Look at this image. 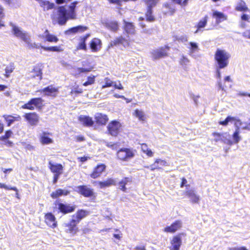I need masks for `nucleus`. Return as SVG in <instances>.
<instances>
[{"mask_svg": "<svg viewBox=\"0 0 250 250\" xmlns=\"http://www.w3.org/2000/svg\"><path fill=\"white\" fill-rule=\"evenodd\" d=\"M161 168V167H159L157 163H156V161H155L154 163L151 165L150 166V169L151 171H154L155 169H160Z\"/></svg>", "mask_w": 250, "mask_h": 250, "instance_id": "nucleus-57", "label": "nucleus"}, {"mask_svg": "<svg viewBox=\"0 0 250 250\" xmlns=\"http://www.w3.org/2000/svg\"><path fill=\"white\" fill-rule=\"evenodd\" d=\"M14 68L13 65L10 64L9 66H7L5 68V76L8 78L9 76V75L11 73H12L14 70Z\"/></svg>", "mask_w": 250, "mask_h": 250, "instance_id": "nucleus-53", "label": "nucleus"}, {"mask_svg": "<svg viewBox=\"0 0 250 250\" xmlns=\"http://www.w3.org/2000/svg\"><path fill=\"white\" fill-rule=\"evenodd\" d=\"M69 193V191L67 190H64L62 189H58L55 192H53L51 196L52 198L55 199L62 195H66Z\"/></svg>", "mask_w": 250, "mask_h": 250, "instance_id": "nucleus-35", "label": "nucleus"}, {"mask_svg": "<svg viewBox=\"0 0 250 250\" xmlns=\"http://www.w3.org/2000/svg\"><path fill=\"white\" fill-rule=\"evenodd\" d=\"M45 221L46 224L52 228H55L57 227V221L56 217L51 212L46 213L45 215Z\"/></svg>", "mask_w": 250, "mask_h": 250, "instance_id": "nucleus-17", "label": "nucleus"}, {"mask_svg": "<svg viewBox=\"0 0 250 250\" xmlns=\"http://www.w3.org/2000/svg\"><path fill=\"white\" fill-rule=\"evenodd\" d=\"M78 224H79V221H76L72 218L69 222L64 223L63 225L67 232L75 234L78 230V228L77 227Z\"/></svg>", "mask_w": 250, "mask_h": 250, "instance_id": "nucleus-8", "label": "nucleus"}, {"mask_svg": "<svg viewBox=\"0 0 250 250\" xmlns=\"http://www.w3.org/2000/svg\"><path fill=\"white\" fill-rule=\"evenodd\" d=\"M212 134L213 136L215 137L214 140L216 142L221 141L229 145H232L233 144L232 141L230 140V139H228L226 140L224 139L225 135H226V133H219L214 132Z\"/></svg>", "mask_w": 250, "mask_h": 250, "instance_id": "nucleus-25", "label": "nucleus"}, {"mask_svg": "<svg viewBox=\"0 0 250 250\" xmlns=\"http://www.w3.org/2000/svg\"><path fill=\"white\" fill-rule=\"evenodd\" d=\"M90 36V34L89 33H88L84 36L80 37L79 39V42L77 47V49L84 50H86L87 46L86 44V41Z\"/></svg>", "mask_w": 250, "mask_h": 250, "instance_id": "nucleus-23", "label": "nucleus"}, {"mask_svg": "<svg viewBox=\"0 0 250 250\" xmlns=\"http://www.w3.org/2000/svg\"><path fill=\"white\" fill-rule=\"evenodd\" d=\"M217 86H218V90H225L224 86H223L222 84V83L221 82V80H219L217 82Z\"/></svg>", "mask_w": 250, "mask_h": 250, "instance_id": "nucleus-63", "label": "nucleus"}, {"mask_svg": "<svg viewBox=\"0 0 250 250\" xmlns=\"http://www.w3.org/2000/svg\"><path fill=\"white\" fill-rule=\"evenodd\" d=\"M58 208L62 213L65 214L73 212L76 208L75 205L59 203L58 204Z\"/></svg>", "mask_w": 250, "mask_h": 250, "instance_id": "nucleus-10", "label": "nucleus"}, {"mask_svg": "<svg viewBox=\"0 0 250 250\" xmlns=\"http://www.w3.org/2000/svg\"><path fill=\"white\" fill-rule=\"evenodd\" d=\"M49 167L51 171L54 173L62 174L63 167L61 164L52 163L51 161L49 162Z\"/></svg>", "mask_w": 250, "mask_h": 250, "instance_id": "nucleus-27", "label": "nucleus"}, {"mask_svg": "<svg viewBox=\"0 0 250 250\" xmlns=\"http://www.w3.org/2000/svg\"><path fill=\"white\" fill-rule=\"evenodd\" d=\"M156 163H157L159 167L166 166L168 165L167 162L166 161L161 160L160 159H157L156 160Z\"/></svg>", "mask_w": 250, "mask_h": 250, "instance_id": "nucleus-56", "label": "nucleus"}, {"mask_svg": "<svg viewBox=\"0 0 250 250\" xmlns=\"http://www.w3.org/2000/svg\"><path fill=\"white\" fill-rule=\"evenodd\" d=\"M43 36L45 38L46 41L49 42H57L59 41V39L56 36L50 34L47 30L45 31Z\"/></svg>", "mask_w": 250, "mask_h": 250, "instance_id": "nucleus-34", "label": "nucleus"}, {"mask_svg": "<svg viewBox=\"0 0 250 250\" xmlns=\"http://www.w3.org/2000/svg\"><path fill=\"white\" fill-rule=\"evenodd\" d=\"M249 17L248 15L243 14L241 16V20L244 21H248Z\"/></svg>", "mask_w": 250, "mask_h": 250, "instance_id": "nucleus-64", "label": "nucleus"}, {"mask_svg": "<svg viewBox=\"0 0 250 250\" xmlns=\"http://www.w3.org/2000/svg\"><path fill=\"white\" fill-rule=\"evenodd\" d=\"M116 184V181L113 178H108L105 181H99L98 182L99 187L101 188H104L112 185H115Z\"/></svg>", "mask_w": 250, "mask_h": 250, "instance_id": "nucleus-29", "label": "nucleus"}, {"mask_svg": "<svg viewBox=\"0 0 250 250\" xmlns=\"http://www.w3.org/2000/svg\"><path fill=\"white\" fill-rule=\"evenodd\" d=\"M101 41L98 38H94L90 42L89 46L92 52H96L101 48Z\"/></svg>", "mask_w": 250, "mask_h": 250, "instance_id": "nucleus-26", "label": "nucleus"}, {"mask_svg": "<svg viewBox=\"0 0 250 250\" xmlns=\"http://www.w3.org/2000/svg\"><path fill=\"white\" fill-rule=\"evenodd\" d=\"M242 36L245 38L250 39V30L246 31L245 32H243Z\"/></svg>", "mask_w": 250, "mask_h": 250, "instance_id": "nucleus-61", "label": "nucleus"}, {"mask_svg": "<svg viewBox=\"0 0 250 250\" xmlns=\"http://www.w3.org/2000/svg\"><path fill=\"white\" fill-rule=\"evenodd\" d=\"M147 8H153L154 7L159 0H143Z\"/></svg>", "mask_w": 250, "mask_h": 250, "instance_id": "nucleus-48", "label": "nucleus"}, {"mask_svg": "<svg viewBox=\"0 0 250 250\" xmlns=\"http://www.w3.org/2000/svg\"><path fill=\"white\" fill-rule=\"evenodd\" d=\"M187 183V181L186 178H183L182 179V182L181 184V187L183 188L184 186H186L187 188H188V187H189V185H186V184Z\"/></svg>", "mask_w": 250, "mask_h": 250, "instance_id": "nucleus-60", "label": "nucleus"}, {"mask_svg": "<svg viewBox=\"0 0 250 250\" xmlns=\"http://www.w3.org/2000/svg\"><path fill=\"white\" fill-rule=\"evenodd\" d=\"M189 60L184 56H182V58L181 59L180 63L182 66H186L189 63Z\"/></svg>", "mask_w": 250, "mask_h": 250, "instance_id": "nucleus-54", "label": "nucleus"}, {"mask_svg": "<svg viewBox=\"0 0 250 250\" xmlns=\"http://www.w3.org/2000/svg\"><path fill=\"white\" fill-rule=\"evenodd\" d=\"M230 57V54L226 50L217 49L215 53L214 59L218 68L226 67L229 64Z\"/></svg>", "mask_w": 250, "mask_h": 250, "instance_id": "nucleus-3", "label": "nucleus"}, {"mask_svg": "<svg viewBox=\"0 0 250 250\" xmlns=\"http://www.w3.org/2000/svg\"><path fill=\"white\" fill-rule=\"evenodd\" d=\"M240 131L238 129H235L234 132L232 135L233 144H237L241 140V137L239 136Z\"/></svg>", "mask_w": 250, "mask_h": 250, "instance_id": "nucleus-47", "label": "nucleus"}, {"mask_svg": "<svg viewBox=\"0 0 250 250\" xmlns=\"http://www.w3.org/2000/svg\"><path fill=\"white\" fill-rule=\"evenodd\" d=\"M229 250H248L245 247H235L229 248Z\"/></svg>", "mask_w": 250, "mask_h": 250, "instance_id": "nucleus-62", "label": "nucleus"}, {"mask_svg": "<svg viewBox=\"0 0 250 250\" xmlns=\"http://www.w3.org/2000/svg\"><path fill=\"white\" fill-rule=\"evenodd\" d=\"M0 141L2 142V144L5 145L7 146H11L13 145V143L8 140V139H3V140H0Z\"/></svg>", "mask_w": 250, "mask_h": 250, "instance_id": "nucleus-58", "label": "nucleus"}, {"mask_svg": "<svg viewBox=\"0 0 250 250\" xmlns=\"http://www.w3.org/2000/svg\"><path fill=\"white\" fill-rule=\"evenodd\" d=\"M132 181L131 178L130 177H125L119 182V188L123 191H126V185L128 183L131 182Z\"/></svg>", "mask_w": 250, "mask_h": 250, "instance_id": "nucleus-33", "label": "nucleus"}, {"mask_svg": "<svg viewBox=\"0 0 250 250\" xmlns=\"http://www.w3.org/2000/svg\"><path fill=\"white\" fill-rule=\"evenodd\" d=\"M24 117L31 125H35L39 122V116L35 112L26 113Z\"/></svg>", "mask_w": 250, "mask_h": 250, "instance_id": "nucleus-19", "label": "nucleus"}, {"mask_svg": "<svg viewBox=\"0 0 250 250\" xmlns=\"http://www.w3.org/2000/svg\"><path fill=\"white\" fill-rule=\"evenodd\" d=\"M104 26L108 30L116 32L119 29V24L117 21H108L103 22Z\"/></svg>", "mask_w": 250, "mask_h": 250, "instance_id": "nucleus-20", "label": "nucleus"}, {"mask_svg": "<svg viewBox=\"0 0 250 250\" xmlns=\"http://www.w3.org/2000/svg\"><path fill=\"white\" fill-rule=\"evenodd\" d=\"M95 82V77L94 76H93V77H88L87 78V80L85 82L83 85L84 86H87L88 85H90V84H93Z\"/></svg>", "mask_w": 250, "mask_h": 250, "instance_id": "nucleus-52", "label": "nucleus"}, {"mask_svg": "<svg viewBox=\"0 0 250 250\" xmlns=\"http://www.w3.org/2000/svg\"><path fill=\"white\" fill-rule=\"evenodd\" d=\"M146 17V20L148 21L152 22L154 21L155 18L152 15V8H147Z\"/></svg>", "mask_w": 250, "mask_h": 250, "instance_id": "nucleus-43", "label": "nucleus"}, {"mask_svg": "<svg viewBox=\"0 0 250 250\" xmlns=\"http://www.w3.org/2000/svg\"><path fill=\"white\" fill-rule=\"evenodd\" d=\"M124 29L126 35H134L135 33V27L132 22L126 21L124 20Z\"/></svg>", "mask_w": 250, "mask_h": 250, "instance_id": "nucleus-18", "label": "nucleus"}, {"mask_svg": "<svg viewBox=\"0 0 250 250\" xmlns=\"http://www.w3.org/2000/svg\"><path fill=\"white\" fill-rule=\"evenodd\" d=\"M166 49H169V47L166 46L165 47H161L159 49L153 50L151 54L154 59H159L167 55Z\"/></svg>", "mask_w": 250, "mask_h": 250, "instance_id": "nucleus-11", "label": "nucleus"}, {"mask_svg": "<svg viewBox=\"0 0 250 250\" xmlns=\"http://www.w3.org/2000/svg\"><path fill=\"white\" fill-rule=\"evenodd\" d=\"M30 100L33 106L37 107L42 106L43 102V100L41 98H34Z\"/></svg>", "mask_w": 250, "mask_h": 250, "instance_id": "nucleus-42", "label": "nucleus"}, {"mask_svg": "<svg viewBox=\"0 0 250 250\" xmlns=\"http://www.w3.org/2000/svg\"><path fill=\"white\" fill-rule=\"evenodd\" d=\"M177 40L184 42L188 41V38L186 36L183 35L179 37H177Z\"/></svg>", "mask_w": 250, "mask_h": 250, "instance_id": "nucleus-59", "label": "nucleus"}, {"mask_svg": "<svg viewBox=\"0 0 250 250\" xmlns=\"http://www.w3.org/2000/svg\"><path fill=\"white\" fill-rule=\"evenodd\" d=\"M163 12L165 14H173L175 12L174 8L171 7V4L168 3H165L163 5Z\"/></svg>", "mask_w": 250, "mask_h": 250, "instance_id": "nucleus-38", "label": "nucleus"}, {"mask_svg": "<svg viewBox=\"0 0 250 250\" xmlns=\"http://www.w3.org/2000/svg\"><path fill=\"white\" fill-rule=\"evenodd\" d=\"M135 116L138 118L140 121H144L145 120V114L142 110L136 109L134 112Z\"/></svg>", "mask_w": 250, "mask_h": 250, "instance_id": "nucleus-46", "label": "nucleus"}, {"mask_svg": "<svg viewBox=\"0 0 250 250\" xmlns=\"http://www.w3.org/2000/svg\"><path fill=\"white\" fill-rule=\"evenodd\" d=\"M120 127L121 125L119 122L113 121L108 124L107 130L111 135L116 136L119 133V130Z\"/></svg>", "mask_w": 250, "mask_h": 250, "instance_id": "nucleus-9", "label": "nucleus"}, {"mask_svg": "<svg viewBox=\"0 0 250 250\" xmlns=\"http://www.w3.org/2000/svg\"><path fill=\"white\" fill-rule=\"evenodd\" d=\"M105 84L103 85L102 88H104L105 87H109L113 86L114 85V82L110 80L108 78H105L104 79Z\"/></svg>", "mask_w": 250, "mask_h": 250, "instance_id": "nucleus-50", "label": "nucleus"}, {"mask_svg": "<svg viewBox=\"0 0 250 250\" xmlns=\"http://www.w3.org/2000/svg\"><path fill=\"white\" fill-rule=\"evenodd\" d=\"M233 122H234L235 129L240 131L241 126L244 124V123L242 122L240 119H236L235 117L228 116L225 120L220 121L219 124L220 125L226 126L229 123H232Z\"/></svg>", "mask_w": 250, "mask_h": 250, "instance_id": "nucleus-5", "label": "nucleus"}, {"mask_svg": "<svg viewBox=\"0 0 250 250\" xmlns=\"http://www.w3.org/2000/svg\"><path fill=\"white\" fill-rule=\"evenodd\" d=\"M182 226V222L181 220H176L170 226H167L164 229L166 232L174 233Z\"/></svg>", "mask_w": 250, "mask_h": 250, "instance_id": "nucleus-14", "label": "nucleus"}, {"mask_svg": "<svg viewBox=\"0 0 250 250\" xmlns=\"http://www.w3.org/2000/svg\"><path fill=\"white\" fill-rule=\"evenodd\" d=\"M170 250H179L182 245V238L180 234L174 236L170 241Z\"/></svg>", "mask_w": 250, "mask_h": 250, "instance_id": "nucleus-13", "label": "nucleus"}, {"mask_svg": "<svg viewBox=\"0 0 250 250\" xmlns=\"http://www.w3.org/2000/svg\"><path fill=\"white\" fill-rule=\"evenodd\" d=\"M42 68L40 66H36L34 69H33V71L32 73H35V74H33L32 76L33 78L35 77H39V79L40 80L42 79Z\"/></svg>", "mask_w": 250, "mask_h": 250, "instance_id": "nucleus-37", "label": "nucleus"}, {"mask_svg": "<svg viewBox=\"0 0 250 250\" xmlns=\"http://www.w3.org/2000/svg\"><path fill=\"white\" fill-rule=\"evenodd\" d=\"M208 21V16H206L204 19L200 20L196 26L197 30L194 32L195 34H197L200 31L202 28L205 27L207 24Z\"/></svg>", "mask_w": 250, "mask_h": 250, "instance_id": "nucleus-36", "label": "nucleus"}, {"mask_svg": "<svg viewBox=\"0 0 250 250\" xmlns=\"http://www.w3.org/2000/svg\"><path fill=\"white\" fill-rule=\"evenodd\" d=\"M212 17L215 19L216 23L217 24L227 20V15L224 14L223 13L218 11H213Z\"/></svg>", "mask_w": 250, "mask_h": 250, "instance_id": "nucleus-24", "label": "nucleus"}, {"mask_svg": "<svg viewBox=\"0 0 250 250\" xmlns=\"http://www.w3.org/2000/svg\"><path fill=\"white\" fill-rule=\"evenodd\" d=\"M41 48L43 49L44 50L46 51H54V52H61L63 50V49L61 47V46H50V47H46L44 46H42Z\"/></svg>", "mask_w": 250, "mask_h": 250, "instance_id": "nucleus-40", "label": "nucleus"}, {"mask_svg": "<svg viewBox=\"0 0 250 250\" xmlns=\"http://www.w3.org/2000/svg\"><path fill=\"white\" fill-rule=\"evenodd\" d=\"M123 45L124 47L129 45V36L125 35L124 37L121 36L116 38L113 41H111L110 43L111 46Z\"/></svg>", "mask_w": 250, "mask_h": 250, "instance_id": "nucleus-6", "label": "nucleus"}, {"mask_svg": "<svg viewBox=\"0 0 250 250\" xmlns=\"http://www.w3.org/2000/svg\"><path fill=\"white\" fill-rule=\"evenodd\" d=\"M141 149L143 152L146 153L149 157H152L153 155V152L151 149H149L147 145L143 144L141 146Z\"/></svg>", "mask_w": 250, "mask_h": 250, "instance_id": "nucleus-44", "label": "nucleus"}, {"mask_svg": "<svg viewBox=\"0 0 250 250\" xmlns=\"http://www.w3.org/2000/svg\"><path fill=\"white\" fill-rule=\"evenodd\" d=\"M88 29V28L87 26L80 25L69 28L65 31V34L66 35H69L78 33H81L87 30Z\"/></svg>", "mask_w": 250, "mask_h": 250, "instance_id": "nucleus-12", "label": "nucleus"}, {"mask_svg": "<svg viewBox=\"0 0 250 250\" xmlns=\"http://www.w3.org/2000/svg\"><path fill=\"white\" fill-rule=\"evenodd\" d=\"M106 166L104 164H101L98 165L94 169L93 172L90 174L92 178L96 179L101 175L102 172L105 170Z\"/></svg>", "mask_w": 250, "mask_h": 250, "instance_id": "nucleus-15", "label": "nucleus"}, {"mask_svg": "<svg viewBox=\"0 0 250 250\" xmlns=\"http://www.w3.org/2000/svg\"><path fill=\"white\" fill-rule=\"evenodd\" d=\"M189 47H188L190 49L189 55L192 56L193 54L199 50L198 45L195 42H189Z\"/></svg>", "mask_w": 250, "mask_h": 250, "instance_id": "nucleus-39", "label": "nucleus"}, {"mask_svg": "<svg viewBox=\"0 0 250 250\" xmlns=\"http://www.w3.org/2000/svg\"><path fill=\"white\" fill-rule=\"evenodd\" d=\"M21 108L23 109H27L29 110H34V106L31 103V100L29 101L28 102L21 106Z\"/></svg>", "mask_w": 250, "mask_h": 250, "instance_id": "nucleus-51", "label": "nucleus"}, {"mask_svg": "<svg viewBox=\"0 0 250 250\" xmlns=\"http://www.w3.org/2000/svg\"><path fill=\"white\" fill-rule=\"evenodd\" d=\"M0 188H4L7 190H12L16 191V195L17 198H19V194H18V190L16 187H11V186H7L4 184H2L0 183Z\"/></svg>", "mask_w": 250, "mask_h": 250, "instance_id": "nucleus-45", "label": "nucleus"}, {"mask_svg": "<svg viewBox=\"0 0 250 250\" xmlns=\"http://www.w3.org/2000/svg\"><path fill=\"white\" fill-rule=\"evenodd\" d=\"M236 10L238 11L245 12L248 10V7L246 5V3L243 0H241L237 5Z\"/></svg>", "mask_w": 250, "mask_h": 250, "instance_id": "nucleus-41", "label": "nucleus"}, {"mask_svg": "<svg viewBox=\"0 0 250 250\" xmlns=\"http://www.w3.org/2000/svg\"><path fill=\"white\" fill-rule=\"evenodd\" d=\"M135 155L133 150L130 148H122L117 152L118 158L122 161H128Z\"/></svg>", "mask_w": 250, "mask_h": 250, "instance_id": "nucleus-4", "label": "nucleus"}, {"mask_svg": "<svg viewBox=\"0 0 250 250\" xmlns=\"http://www.w3.org/2000/svg\"><path fill=\"white\" fill-rule=\"evenodd\" d=\"M41 91L44 93L45 95L55 96L58 90L52 86H48L41 90Z\"/></svg>", "mask_w": 250, "mask_h": 250, "instance_id": "nucleus-31", "label": "nucleus"}, {"mask_svg": "<svg viewBox=\"0 0 250 250\" xmlns=\"http://www.w3.org/2000/svg\"><path fill=\"white\" fill-rule=\"evenodd\" d=\"M78 1H75L69 6L67 10L64 6H59L57 9V21L59 25H65L69 19L77 18L76 7Z\"/></svg>", "mask_w": 250, "mask_h": 250, "instance_id": "nucleus-1", "label": "nucleus"}, {"mask_svg": "<svg viewBox=\"0 0 250 250\" xmlns=\"http://www.w3.org/2000/svg\"><path fill=\"white\" fill-rule=\"evenodd\" d=\"M172 1L181 6H186L188 4V0H172Z\"/></svg>", "mask_w": 250, "mask_h": 250, "instance_id": "nucleus-55", "label": "nucleus"}, {"mask_svg": "<svg viewBox=\"0 0 250 250\" xmlns=\"http://www.w3.org/2000/svg\"><path fill=\"white\" fill-rule=\"evenodd\" d=\"M189 98L193 100L194 105L197 107L199 104V99L200 98V96L195 95L192 92L189 93Z\"/></svg>", "mask_w": 250, "mask_h": 250, "instance_id": "nucleus-49", "label": "nucleus"}, {"mask_svg": "<svg viewBox=\"0 0 250 250\" xmlns=\"http://www.w3.org/2000/svg\"><path fill=\"white\" fill-rule=\"evenodd\" d=\"M79 121L85 126H91L94 125V122L91 117L85 115H81L79 117Z\"/></svg>", "mask_w": 250, "mask_h": 250, "instance_id": "nucleus-21", "label": "nucleus"}, {"mask_svg": "<svg viewBox=\"0 0 250 250\" xmlns=\"http://www.w3.org/2000/svg\"><path fill=\"white\" fill-rule=\"evenodd\" d=\"M95 119L97 124L104 125L108 120L107 116L102 113H97L95 116Z\"/></svg>", "mask_w": 250, "mask_h": 250, "instance_id": "nucleus-28", "label": "nucleus"}, {"mask_svg": "<svg viewBox=\"0 0 250 250\" xmlns=\"http://www.w3.org/2000/svg\"><path fill=\"white\" fill-rule=\"evenodd\" d=\"M3 117L7 122L8 126H10L15 121H20L21 120V117L19 115L13 116L9 115H4Z\"/></svg>", "mask_w": 250, "mask_h": 250, "instance_id": "nucleus-30", "label": "nucleus"}, {"mask_svg": "<svg viewBox=\"0 0 250 250\" xmlns=\"http://www.w3.org/2000/svg\"><path fill=\"white\" fill-rule=\"evenodd\" d=\"M78 192L85 197H91L94 195L93 189L89 188L87 186H79L76 188V190Z\"/></svg>", "mask_w": 250, "mask_h": 250, "instance_id": "nucleus-7", "label": "nucleus"}, {"mask_svg": "<svg viewBox=\"0 0 250 250\" xmlns=\"http://www.w3.org/2000/svg\"><path fill=\"white\" fill-rule=\"evenodd\" d=\"M185 194L193 203H198L199 202L200 196L196 193L195 191L193 189L186 188Z\"/></svg>", "mask_w": 250, "mask_h": 250, "instance_id": "nucleus-16", "label": "nucleus"}, {"mask_svg": "<svg viewBox=\"0 0 250 250\" xmlns=\"http://www.w3.org/2000/svg\"><path fill=\"white\" fill-rule=\"evenodd\" d=\"M52 134L47 132H43L40 134V138L41 142L43 145H48L53 142V140L49 136Z\"/></svg>", "mask_w": 250, "mask_h": 250, "instance_id": "nucleus-22", "label": "nucleus"}, {"mask_svg": "<svg viewBox=\"0 0 250 250\" xmlns=\"http://www.w3.org/2000/svg\"><path fill=\"white\" fill-rule=\"evenodd\" d=\"M87 215L86 211L80 209L77 211L75 215H73V218L76 221H79V223L81 220Z\"/></svg>", "mask_w": 250, "mask_h": 250, "instance_id": "nucleus-32", "label": "nucleus"}, {"mask_svg": "<svg viewBox=\"0 0 250 250\" xmlns=\"http://www.w3.org/2000/svg\"><path fill=\"white\" fill-rule=\"evenodd\" d=\"M10 25L12 27V32L14 36L26 43L28 48L38 49L41 47L42 45L41 44L31 42L30 36L27 32L22 30L20 28L12 22L10 23Z\"/></svg>", "mask_w": 250, "mask_h": 250, "instance_id": "nucleus-2", "label": "nucleus"}]
</instances>
